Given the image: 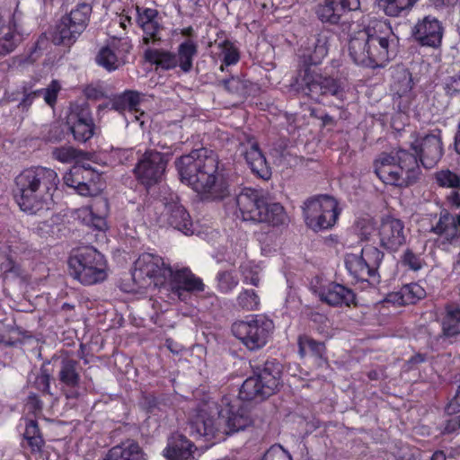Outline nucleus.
<instances>
[{"instance_id": "obj_37", "label": "nucleus", "mask_w": 460, "mask_h": 460, "mask_svg": "<svg viewBox=\"0 0 460 460\" xmlns=\"http://www.w3.org/2000/svg\"><path fill=\"white\" fill-rule=\"evenodd\" d=\"M21 40V35L13 24H0V55L13 51Z\"/></svg>"}, {"instance_id": "obj_17", "label": "nucleus", "mask_w": 460, "mask_h": 460, "mask_svg": "<svg viewBox=\"0 0 460 460\" xmlns=\"http://www.w3.org/2000/svg\"><path fill=\"white\" fill-rule=\"evenodd\" d=\"M236 216L243 221L258 222L266 202L260 192L254 189L244 188L235 198Z\"/></svg>"}, {"instance_id": "obj_8", "label": "nucleus", "mask_w": 460, "mask_h": 460, "mask_svg": "<svg viewBox=\"0 0 460 460\" xmlns=\"http://www.w3.org/2000/svg\"><path fill=\"white\" fill-rule=\"evenodd\" d=\"M281 378V367L276 362H267L264 368L254 376L247 378L239 392V397L243 401L263 399L274 394Z\"/></svg>"}, {"instance_id": "obj_2", "label": "nucleus", "mask_w": 460, "mask_h": 460, "mask_svg": "<svg viewBox=\"0 0 460 460\" xmlns=\"http://www.w3.org/2000/svg\"><path fill=\"white\" fill-rule=\"evenodd\" d=\"M133 280L141 288L157 287L161 296L170 303L188 302L192 293L201 292L205 285L188 268L172 269L159 255L145 252L139 255L132 270Z\"/></svg>"}, {"instance_id": "obj_53", "label": "nucleus", "mask_w": 460, "mask_h": 460, "mask_svg": "<svg viewBox=\"0 0 460 460\" xmlns=\"http://www.w3.org/2000/svg\"><path fill=\"white\" fill-rule=\"evenodd\" d=\"M458 429H460V413L450 418L447 421L444 427V432L452 433L456 431Z\"/></svg>"}, {"instance_id": "obj_41", "label": "nucleus", "mask_w": 460, "mask_h": 460, "mask_svg": "<svg viewBox=\"0 0 460 460\" xmlns=\"http://www.w3.org/2000/svg\"><path fill=\"white\" fill-rule=\"evenodd\" d=\"M418 0H377L378 5L389 16H399L411 9Z\"/></svg>"}, {"instance_id": "obj_13", "label": "nucleus", "mask_w": 460, "mask_h": 460, "mask_svg": "<svg viewBox=\"0 0 460 460\" xmlns=\"http://www.w3.org/2000/svg\"><path fill=\"white\" fill-rule=\"evenodd\" d=\"M63 180L66 186L75 189L82 196H96L104 188L102 175L91 168L74 166Z\"/></svg>"}, {"instance_id": "obj_10", "label": "nucleus", "mask_w": 460, "mask_h": 460, "mask_svg": "<svg viewBox=\"0 0 460 460\" xmlns=\"http://www.w3.org/2000/svg\"><path fill=\"white\" fill-rule=\"evenodd\" d=\"M338 202L329 196H321L305 203L304 216L306 226L314 231L332 227L339 217Z\"/></svg>"}, {"instance_id": "obj_31", "label": "nucleus", "mask_w": 460, "mask_h": 460, "mask_svg": "<svg viewBox=\"0 0 460 460\" xmlns=\"http://www.w3.org/2000/svg\"><path fill=\"white\" fill-rule=\"evenodd\" d=\"M425 289L418 283H411L402 287L398 291L388 295L387 302L397 305L415 304L425 297Z\"/></svg>"}, {"instance_id": "obj_34", "label": "nucleus", "mask_w": 460, "mask_h": 460, "mask_svg": "<svg viewBox=\"0 0 460 460\" xmlns=\"http://www.w3.org/2000/svg\"><path fill=\"white\" fill-rule=\"evenodd\" d=\"M299 354L302 358L312 357L319 361V364H326L323 358L324 353V345L322 342L315 341L308 336H300L298 339Z\"/></svg>"}, {"instance_id": "obj_16", "label": "nucleus", "mask_w": 460, "mask_h": 460, "mask_svg": "<svg viewBox=\"0 0 460 460\" xmlns=\"http://www.w3.org/2000/svg\"><path fill=\"white\" fill-rule=\"evenodd\" d=\"M411 146L414 151L411 155L427 168L433 167L443 155L441 139L436 134L416 137Z\"/></svg>"}, {"instance_id": "obj_11", "label": "nucleus", "mask_w": 460, "mask_h": 460, "mask_svg": "<svg viewBox=\"0 0 460 460\" xmlns=\"http://www.w3.org/2000/svg\"><path fill=\"white\" fill-rule=\"evenodd\" d=\"M292 86L315 100L321 95L327 94L337 96L339 99L343 98L341 85L335 80L323 77L309 67L299 73Z\"/></svg>"}, {"instance_id": "obj_62", "label": "nucleus", "mask_w": 460, "mask_h": 460, "mask_svg": "<svg viewBox=\"0 0 460 460\" xmlns=\"http://www.w3.org/2000/svg\"><path fill=\"white\" fill-rule=\"evenodd\" d=\"M449 201L452 204V206H454L455 208L460 207V197L458 196V194H456V193L452 194L449 197Z\"/></svg>"}, {"instance_id": "obj_51", "label": "nucleus", "mask_w": 460, "mask_h": 460, "mask_svg": "<svg viewBox=\"0 0 460 460\" xmlns=\"http://www.w3.org/2000/svg\"><path fill=\"white\" fill-rule=\"evenodd\" d=\"M403 265L409 267L412 270H419L423 266V261L420 256L414 254L411 251H407L402 257Z\"/></svg>"}, {"instance_id": "obj_55", "label": "nucleus", "mask_w": 460, "mask_h": 460, "mask_svg": "<svg viewBox=\"0 0 460 460\" xmlns=\"http://www.w3.org/2000/svg\"><path fill=\"white\" fill-rule=\"evenodd\" d=\"M37 435H40L37 422L35 420L28 421L24 432L25 439L29 438L30 437H35Z\"/></svg>"}, {"instance_id": "obj_33", "label": "nucleus", "mask_w": 460, "mask_h": 460, "mask_svg": "<svg viewBox=\"0 0 460 460\" xmlns=\"http://www.w3.org/2000/svg\"><path fill=\"white\" fill-rule=\"evenodd\" d=\"M345 265L351 276L357 280L367 281L369 278L375 277L372 268H369L361 255L347 253Z\"/></svg>"}, {"instance_id": "obj_7", "label": "nucleus", "mask_w": 460, "mask_h": 460, "mask_svg": "<svg viewBox=\"0 0 460 460\" xmlns=\"http://www.w3.org/2000/svg\"><path fill=\"white\" fill-rule=\"evenodd\" d=\"M71 274L84 285H93L107 277V263L102 253L93 247H84L72 255L68 261Z\"/></svg>"}, {"instance_id": "obj_4", "label": "nucleus", "mask_w": 460, "mask_h": 460, "mask_svg": "<svg viewBox=\"0 0 460 460\" xmlns=\"http://www.w3.org/2000/svg\"><path fill=\"white\" fill-rule=\"evenodd\" d=\"M217 157L213 151L201 148L181 156L176 163L181 181L196 192L212 199L224 196L226 187L217 172Z\"/></svg>"}, {"instance_id": "obj_30", "label": "nucleus", "mask_w": 460, "mask_h": 460, "mask_svg": "<svg viewBox=\"0 0 460 460\" xmlns=\"http://www.w3.org/2000/svg\"><path fill=\"white\" fill-rule=\"evenodd\" d=\"M104 460H146V455L133 440H126L111 448Z\"/></svg>"}, {"instance_id": "obj_56", "label": "nucleus", "mask_w": 460, "mask_h": 460, "mask_svg": "<svg viewBox=\"0 0 460 460\" xmlns=\"http://www.w3.org/2000/svg\"><path fill=\"white\" fill-rule=\"evenodd\" d=\"M447 411L449 413L460 412V385L456 394L448 404Z\"/></svg>"}, {"instance_id": "obj_36", "label": "nucleus", "mask_w": 460, "mask_h": 460, "mask_svg": "<svg viewBox=\"0 0 460 460\" xmlns=\"http://www.w3.org/2000/svg\"><path fill=\"white\" fill-rule=\"evenodd\" d=\"M196 54L197 44L191 40L183 41L178 47L176 55L178 61L177 66H179L183 72H189L192 67L193 58Z\"/></svg>"}, {"instance_id": "obj_22", "label": "nucleus", "mask_w": 460, "mask_h": 460, "mask_svg": "<svg viewBox=\"0 0 460 460\" xmlns=\"http://www.w3.org/2000/svg\"><path fill=\"white\" fill-rule=\"evenodd\" d=\"M130 46L126 40H113L111 44L100 49L96 61L108 71H113L126 63V55Z\"/></svg>"}, {"instance_id": "obj_64", "label": "nucleus", "mask_w": 460, "mask_h": 460, "mask_svg": "<svg viewBox=\"0 0 460 460\" xmlns=\"http://www.w3.org/2000/svg\"><path fill=\"white\" fill-rule=\"evenodd\" d=\"M455 146L457 153L460 154V123L458 126V131L455 138Z\"/></svg>"}, {"instance_id": "obj_20", "label": "nucleus", "mask_w": 460, "mask_h": 460, "mask_svg": "<svg viewBox=\"0 0 460 460\" xmlns=\"http://www.w3.org/2000/svg\"><path fill=\"white\" fill-rule=\"evenodd\" d=\"M360 7L359 0H322L316 9V14L323 22L339 23L349 12Z\"/></svg>"}, {"instance_id": "obj_40", "label": "nucleus", "mask_w": 460, "mask_h": 460, "mask_svg": "<svg viewBox=\"0 0 460 460\" xmlns=\"http://www.w3.org/2000/svg\"><path fill=\"white\" fill-rule=\"evenodd\" d=\"M443 332L447 337H454L460 333V307L455 305L447 307Z\"/></svg>"}, {"instance_id": "obj_54", "label": "nucleus", "mask_w": 460, "mask_h": 460, "mask_svg": "<svg viewBox=\"0 0 460 460\" xmlns=\"http://www.w3.org/2000/svg\"><path fill=\"white\" fill-rule=\"evenodd\" d=\"M26 440L28 441V444H29L31 451H33V452L40 451L44 445V440L40 434L37 435L35 437H30Z\"/></svg>"}, {"instance_id": "obj_18", "label": "nucleus", "mask_w": 460, "mask_h": 460, "mask_svg": "<svg viewBox=\"0 0 460 460\" xmlns=\"http://www.w3.org/2000/svg\"><path fill=\"white\" fill-rule=\"evenodd\" d=\"M66 124L76 141L86 142L94 135L95 126L87 106H73Z\"/></svg>"}, {"instance_id": "obj_35", "label": "nucleus", "mask_w": 460, "mask_h": 460, "mask_svg": "<svg viewBox=\"0 0 460 460\" xmlns=\"http://www.w3.org/2000/svg\"><path fill=\"white\" fill-rule=\"evenodd\" d=\"M288 216L284 208L279 203L267 204L261 212V219L258 223H267L273 226H279L287 224Z\"/></svg>"}, {"instance_id": "obj_21", "label": "nucleus", "mask_w": 460, "mask_h": 460, "mask_svg": "<svg viewBox=\"0 0 460 460\" xmlns=\"http://www.w3.org/2000/svg\"><path fill=\"white\" fill-rule=\"evenodd\" d=\"M108 211V201L100 198L93 200L90 206L76 209L75 217L89 227L98 231H106L108 228L106 221Z\"/></svg>"}, {"instance_id": "obj_43", "label": "nucleus", "mask_w": 460, "mask_h": 460, "mask_svg": "<svg viewBox=\"0 0 460 460\" xmlns=\"http://www.w3.org/2000/svg\"><path fill=\"white\" fill-rule=\"evenodd\" d=\"M75 367V361L64 360L62 362L59 377L61 382L68 386H75L78 383L79 376L76 372Z\"/></svg>"}, {"instance_id": "obj_52", "label": "nucleus", "mask_w": 460, "mask_h": 460, "mask_svg": "<svg viewBox=\"0 0 460 460\" xmlns=\"http://www.w3.org/2000/svg\"><path fill=\"white\" fill-rule=\"evenodd\" d=\"M445 89L451 95L460 93V72L448 78Z\"/></svg>"}, {"instance_id": "obj_47", "label": "nucleus", "mask_w": 460, "mask_h": 460, "mask_svg": "<svg viewBox=\"0 0 460 460\" xmlns=\"http://www.w3.org/2000/svg\"><path fill=\"white\" fill-rule=\"evenodd\" d=\"M436 179L441 187L454 189L460 187V177L449 170H441L437 173Z\"/></svg>"}, {"instance_id": "obj_6", "label": "nucleus", "mask_w": 460, "mask_h": 460, "mask_svg": "<svg viewBox=\"0 0 460 460\" xmlns=\"http://www.w3.org/2000/svg\"><path fill=\"white\" fill-rule=\"evenodd\" d=\"M375 172L385 184L402 186L412 181L418 172L416 156L403 149L381 154L374 162Z\"/></svg>"}, {"instance_id": "obj_9", "label": "nucleus", "mask_w": 460, "mask_h": 460, "mask_svg": "<svg viewBox=\"0 0 460 460\" xmlns=\"http://www.w3.org/2000/svg\"><path fill=\"white\" fill-rule=\"evenodd\" d=\"M274 329L271 320L262 314L234 323L232 327L234 335L251 350L262 348L268 342Z\"/></svg>"}, {"instance_id": "obj_28", "label": "nucleus", "mask_w": 460, "mask_h": 460, "mask_svg": "<svg viewBox=\"0 0 460 460\" xmlns=\"http://www.w3.org/2000/svg\"><path fill=\"white\" fill-rule=\"evenodd\" d=\"M327 38L320 35L308 42L305 49H300L299 58L305 66L318 65L328 53Z\"/></svg>"}, {"instance_id": "obj_45", "label": "nucleus", "mask_w": 460, "mask_h": 460, "mask_svg": "<svg viewBox=\"0 0 460 460\" xmlns=\"http://www.w3.org/2000/svg\"><path fill=\"white\" fill-rule=\"evenodd\" d=\"M360 255L362 256L367 266H369V268H372V273L375 276L376 270L383 260L382 252H380L375 246L366 245L361 249Z\"/></svg>"}, {"instance_id": "obj_58", "label": "nucleus", "mask_w": 460, "mask_h": 460, "mask_svg": "<svg viewBox=\"0 0 460 460\" xmlns=\"http://www.w3.org/2000/svg\"><path fill=\"white\" fill-rule=\"evenodd\" d=\"M26 406L30 411H36L41 409V403L36 395L29 397Z\"/></svg>"}, {"instance_id": "obj_61", "label": "nucleus", "mask_w": 460, "mask_h": 460, "mask_svg": "<svg viewBox=\"0 0 460 460\" xmlns=\"http://www.w3.org/2000/svg\"><path fill=\"white\" fill-rule=\"evenodd\" d=\"M403 80L405 82V85H404L403 90L402 91V93H404L411 89V81L410 75L405 71L403 72Z\"/></svg>"}, {"instance_id": "obj_39", "label": "nucleus", "mask_w": 460, "mask_h": 460, "mask_svg": "<svg viewBox=\"0 0 460 460\" xmlns=\"http://www.w3.org/2000/svg\"><path fill=\"white\" fill-rule=\"evenodd\" d=\"M145 58L164 69H172L177 66L176 55L164 50L147 49L145 52Z\"/></svg>"}, {"instance_id": "obj_19", "label": "nucleus", "mask_w": 460, "mask_h": 460, "mask_svg": "<svg viewBox=\"0 0 460 460\" xmlns=\"http://www.w3.org/2000/svg\"><path fill=\"white\" fill-rule=\"evenodd\" d=\"M164 211L160 216L161 223H167L184 234H193L192 220L185 208L179 203L177 196H172L164 203Z\"/></svg>"}, {"instance_id": "obj_50", "label": "nucleus", "mask_w": 460, "mask_h": 460, "mask_svg": "<svg viewBox=\"0 0 460 460\" xmlns=\"http://www.w3.org/2000/svg\"><path fill=\"white\" fill-rule=\"evenodd\" d=\"M261 460H292V456L281 446L274 445L266 451Z\"/></svg>"}, {"instance_id": "obj_38", "label": "nucleus", "mask_w": 460, "mask_h": 460, "mask_svg": "<svg viewBox=\"0 0 460 460\" xmlns=\"http://www.w3.org/2000/svg\"><path fill=\"white\" fill-rule=\"evenodd\" d=\"M60 90L61 85L59 82L53 80L47 88L35 91L26 95L21 104L23 106H28L31 103L35 97L42 96L47 104L53 106L56 103L57 97Z\"/></svg>"}, {"instance_id": "obj_49", "label": "nucleus", "mask_w": 460, "mask_h": 460, "mask_svg": "<svg viewBox=\"0 0 460 460\" xmlns=\"http://www.w3.org/2000/svg\"><path fill=\"white\" fill-rule=\"evenodd\" d=\"M220 46L224 64L226 66L236 64L240 56L238 49L234 47V45L229 41H225Z\"/></svg>"}, {"instance_id": "obj_42", "label": "nucleus", "mask_w": 460, "mask_h": 460, "mask_svg": "<svg viewBox=\"0 0 460 460\" xmlns=\"http://www.w3.org/2000/svg\"><path fill=\"white\" fill-rule=\"evenodd\" d=\"M260 305V297L252 289H243L236 296V305L243 310H259Z\"/></svg>"}, {"instance_id": "obj_3", "label": "nucleus", "mask_w": 460, "mask_h": 460, "mask_svg": "<svg viewBox=\"0 0 460 460\" xmlns=\"http://www.w3.org/2000/svg\"><path fill=\"white\" fill-rule=\"evenodd\" d=\"M397 42L398 38L388 22L372 19L361 29L352 31L348 51L356 65L382 67L394 56Z\"/></svg>"}, {"instance_id": "obj_1", "label": "nucleus", "mask_w": 460, "mask_h": 460, "mask_svg": "<svg viewBox=\"0 0 460 460\" xmlns=\"http://www.w3.org/2000/svg\"><path fill=\"white\" fill-rule=\"evenodd\" d=\"M252 423L240 401L224 396L220 402L208 398L192 409L189 417L190 435L196 439L221 441Z\"/></svg>"}, {"instance_id": "obj_60", "label": "nucleus", "mask_w": 460, "mask_h": 460, "mask_svg": "<svg viewBox=\"0 0 460 460\" xmlns=\"http://www.w3.org/2000/svg\"><path fill=\"white\" fill-rule=\"evenodd\" d=\"M128 151L122 149H116L112 151V157L118 159L119 163H123L128 158Z\"/></svg>"}, {"instance_id": "obj_23", "label": "nucleus", "mask_w": 460, "mask_h": 460, "mask_svg": "<svg viewBox=\"0 0 460 460\" xmlns=\"http://www.w3.org/2000/svg\"><path fill=\"white\" fill-rule=\"evenodd\" d=\"M413 35L421 45L436 48L441 43L443 28L437 18L429 15L416 23Z\"/></svg>"}, {"instance_id": "obj_12", "label": "nucleus", "mask_w": 460, "mask_h": 460, "mask_svg": "<svg viewBox=\"0 0 460 460\" xmlns=\"http://www.w3.org/2000/svg\"><path fill=\"white\" fill-rule=\"evenodd\" d=\"M92 7L88 4H78L69 15L63 17L57 28L54 41L58 44H70L86 27Z\"/></svg>"}, {"instance_id": "obj_57", "label": "nucleus", "mask_w": 460, "mask_h": 460, "mask_svg": "<svg viewBox=\"0 0 460 460\" xmlns=\"http://www.w3.org/2000/svg\"><path fill=\"white\" fill-rule=\"evenodd\" d=\"M422 454L419 449H409L400 457V460H421Z\"/></svg>"}, {"instance_id": "obj_46", "label": "nucleus", "mask_w": 460, "mask_h": 460, "mask_svg": "<svg viewBox=\"0 0 460 460\" xmlns=\"http://www.w3.org/2000/svg\"><path fill=\"white\" fill-rule=\"evenodd\" d=\"M217 287L223 293L231 292L238 285V278L232 271H224L217 275Z\"/></svg>"}, {"instance_id": "obj_26", "label": "nucleus", "mask_w": 460, "mask_h": 460, "mask_svg": "<svg viewBox=\"0 0 460 460\" xmlns=\"http://www.w3.org/2000/svg\"><path fill=\"white\" fill-rule=\"evenodd\" d=\"M196 447L182 435L173 436L164 450L168 460H196Z\"/></svg>"}, {"instance_id": "obj_27", "label": "nucleus", "mask_w": 460, "mask_h": 460, "mask_svg": "<svg viewBox=\"0 0 460 460\" xmlns=\"http://www.w3.org/2000/svg\"><path fill=\"white\" fill-rule=\"evenodd\" d=\"M137 24L142 28L145 36L144 41L148 43L150 40H159L158 32L160 24L158 21V12L153 8H144L137 6Z\"/></svg>"}, {"instance_id": "obj_48", "label": "nucleus", "mask_w": 460, "mask_h": 460, "mask_svg": "<svg viewBox=\"0 0 460 460\" xmlns=\"http://www.w3.org/2000/svg\"><path fill=\"white\" fill-rule=\"evenodd\" d=\"M53 157L60 163H72L78 157V151L72 146H61L54 148L52 151Z\"/></svg>"}, {"instance_id": "obj_25", "label": "nucleus", "mask_w": 460, "mask_h": 460, "mask_svg": "<svg viewBox=\"0 0 460 460\" xmlns=\"http://www.w3.org/2000/svg\"><path fill=\"white\" fill-rule=\"evenodd\" d=\"M140 102V94L137 92L127 91L117 95L112 100V108L119 112L128 111L129 118L126 116V119H135L139 121L141 127L145 124L144 112L138 114L137 106Z\"/></svg>"}, {"instance_id": "obj_59", "label": "nucleus", "mask_w": 460, "mask_h": 460, "mask_svg": "<svg viewBox=\"0 0 460 460\" xmlns=\"http://www.w3.org/2000/svg\"><path fill=\"white\" fill-rule=\"evenodd\" d=\"M458 0H429L431 4L437 8L453 6L457 3Z\"/></svg>"}, {"instance_id": "obj_24", "label": "nucleus", "mask_w": 460, "mask_h": 460, "mask_svg": "<svg viewBox=\"0 0 460 460\" xmlns=\"http://www.w3.org/2000/svg\"><path fill=\"white\" fill-rule=\"evenodd\" d=\"M314 292L323 302L331 305L349 306L355 301L354 293L340 284L328 283L315 289Z\"/></svg>"}, {"instance_id": "obj_44", "label": "nucleus", "mask_w": 460, "mask_h": 460, "mask_svg": "<svg viewBox=\"0 0 460 460\" xmlns=\"http://www.w3.org/2000/svg\"><path fill=\"white\" fill-rule=\"evenodd\" d=\"M241 271L243 275V281L245 284L258 286L260 282V273L261 269L260 265L252 262L247 261L242 264Z\"/></svg>"}, {"instance_id": "obj_14", "label": "nucleus", "mask_w": 460, "mask_h": 460, "mask_svg": "<svg viewBox=\"0 0 460 460\" xmlns=\"http://www.w3.org/2000/svg\"><path fill=\"white\" fill-rule=\"evenodd\" d=\"M168 157L157 151H147L138 161L135 174L145 185L150 186L158 182L165 171Z\"/></svg>"}, {"instance_id": "obj_15", "label": "nucleus", "mask_w": 460, "mask_h": 460, "mask_svg": "<svg viewBox=\"0 0 460 460\" xmlns=\"http://www.w3.org/2000/svg\"><path fill=\"white\" fill-rule=\"evenodd\" d=\"M380 245L390 252H395L406 243L408 231L402 220L394 217L382 219L377 229Z\"/></svg>"}, {"instance_id": "obj_5", "label": "nucleus", "mask_w": 460, "mask_h": 460, "mask_svg": "<svg viewBox=\"0 0 460 460\" xmlns=\"http://www.w3.org/2000/svg\"><path fill=\"white\" fill-rule=\"evenodd\" d=\"M58 173L47 167L23 170L15 180V198L21 209L29 214L48 208L58 184Z\"/></svg>"}, {"instance_id": "obj_32", "label": "nucleus", "mask_w": 460, "mask_h": 460, "mask_svg": "<svg viewBox=\"0 0 460 460\" xmlns=\"http://www.w3.org/2000/svg\"><path fill=\"white\" fill-rule=\"evenodd\" d=\"M433 231L450 243H458L460 239V214L456 217L448 214L441 216Z\"/></svg>"}, {"instance_id": "obj_63", "label": "nucleus", "mask_w": 460, "mask_h": 460, "mask_svg": "<svg viewBox=\"0 0 460 460\" xmlns=\"http://www.w3.org/2000/svg\"><path fill=\"white\" fill-rule=\"evenodd\" d=\"M430 460H446V456L442 451H436Z\"/></svg>"}, {"instance_id": "obj_29", "label": "nucleus", "mask_w": 460, "mask_h": 460, "mask_svg": "<svg viewBox=\"0 0 460 460\" xmlns=\"http://www.w3.org/2000/svg\"><path fill=\"white\" fill-rule=\"evenodd\" d=\"M243 154L253 172L264 179L270 177V173L266 159L253 139H249L243 145Z\"/></svg>"}]
</instances>
